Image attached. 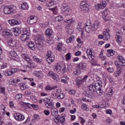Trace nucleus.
<instances>
[{"mask_svg":"<svg viewBox=\"0 0 125 125\" xmlns=\"http://www.w3.org/2000/svg\"><path fill=\"white\" fill-rule=\"evenodd\" d=\"M38 19L37 17L35 16H31L28 18L27 22L29 24L31 25H33V24H35L37 21Z\"/></svg>","mask_w":125,"mask_h":125,"instance_id":"nucleus-10","label":"nucleus"},{"mask_svg":"<svg viewBox=\"0 0 125 125\" xmlns=\"http://www.w3.org/2000/svg\"><path fill=\"white\" fill-rule=\"evenodd\" d=\"M4 34L5 36H7V37H12L13 33H11V30H10L9 32L7 31H5L4 32Z\"/></svg>","mask_w":125,"mask_h":125,"instance_id":"nucleus-42","label":"nucleus"},{"mask_svg":"<svg viewBox=\"0 0 125 125\" xmlns=\"http://www.w3.org/2000/svg\"><path fill=\"white\" fill-rule=\"evenodd\" d=\"M57 97L58 99H63L65 97V95L63 93H60Z\"/></svg>","mask_w":125,"mask_h":125,"instance_id":"nucleus-49","label":"nucleus"},{"mask_svg":"<svg viewBox=\"0 0 125 125\" xmlns=\"http://www.w3.org/2000/svg\"><path fill=\"white\" fill-rule=\"evenodd\" d=\"M62 69V67H61V65L60 64L58 63L56 65L54 70L55 71V72H57V73H58L59 72H60V70Z\"/></svg>","mask_w":125,"mask_h":125,"instance_id":"nucleus-29","label":"nucleus"},{"mask_svg":"<svg viewBox=\"0 0 125 125\" xmlns=\"http://www.w3.org/2000/svg\"><path fill=\"white\" fill-rule=\"evenodd\" d=\"M59 120L61 122V123H63V122H65V115L62 114L61 117L59 118Z\"/></svg>","mask_w":125,"mask_h":125,"instance_id":"nucleus-43","label":"nucleus"},{"mask_svg":"<svg viewBox=\"0 0 125 125\" xmlns=\"http://www.w3.org/2000/svg\"><path fill=\"white\" fill-rule=\"evenodd\" d=\"M0 93H2V94H4V95H5V88L4 87H1L0 89Z\"/></svg>","mask_w":125,"mask_h":125,"instance_id":"nucleus-54","label":"nucleus"},{"mask_svg":"<svg viewBox=\"0 0 125 125\" xmlns=\"http://www.w3.org/2000/svg\"><path fill=\"white\" fill-rule=\"evenodd\" d=\"M0 108L1 110H2L0 112V115L2 117H3L4 115H5V113H6V111H5V106H4L3 104H1Z\"/></svg>","mask_w":125,"mask_h":125,"instance_id":"nucleus-24","label":"nucleus"},{"mask_svg":"<svg viewBox=\"0 0 125 125\" xmlns=\"http://www.w3.org/2000/svg\"><path fill=\"white\" fill-rule=\"evenodd\" d=\"M107 70L109 73H113V72H114V68H112V67H109V68L107 69Z\"/></svg>","mask_w":125,"mask_h":125,"instance_id":"nucleus-62","label":"nucleus"},{"mask_svg":"<svg viewBox=\"0 0 125 125\" xmlns=\"http://www.w3.org/2000/svg\"><path fill=\"white\" fill-rule=\"evenodd\" d=\"M88 91L86 94V96L89 98H91L94 99L95 98V96L96 95V90L97 87L95 86L94 83H92L88 86Z\"/></svg>","mask_w":125,"mask_h":125,"instance_id":"nucleus-1","label":"nucleus"},{"mask_svg":"<svg viewBox=\"0 0 125 125\" xmlns=\"http://www.w3.org/2000/svg\"><path fill=\"white\" fill-rule=\"evenodd\" d=\"M75 22V21H74V20H68L66 21V23H67V24L68 25H72V24H73V23Z\"/></svg>","mask_w":125,"mask_h":125,"instance_id":"nucleus-51","label":"nucleus"},{"mask_svg":"<svg viewBox=\"0 0 125 125\" xmlns=\"http://www.w3.org/2000/svg\"><path fill=\"white\" fill-rule=\"evenodd\" d=\"M96 91L97 92V94H98L99 95H102L103 94V92H104L102 89L101 88H99L97 90H96Z\"/></svg>","mask_w":125,"mask_h":125,"instance_id":"nucleus-38","label":"nucleus"},{"mask_svg":"<svg viewBox=\"0 0 125 125\" xmlns=\"http://www.w3.org/2000/svg\"><path fill=\"white\" fill-rule=\"evenodd\" d=\"M65 59L66 60H70L71 59V53H68L65 56Z\"/></svg>","mask_w":125,"mask_h":125,"instance_id":"nucleus-53","label":"nucleus"},{"mask_svg":"<svg viewBox=\"0 0 125 125\" xmlns=\"http://www.w3.org/2000/svg\"><path fill=\"white\" fill-rule=\"evenodd\" d=\"M44 102L46 108L48 109H51V108L54 107V104L52 103V101L47 98L44 99Z\"/></svg>","mask_w":125,"mask_h":125,"instance_id":"nucleus-5","label":"nucleus"},{"mask_svg":"<svg viewBox=\"0 0 125 125\" xmlns=\"http://www.w3.org/2000/svg\"><path fill=\"white\" fill-rule=\"evenodd\" d=\"M47 6L50 7V6H52V5H54V2L52 0H50L49 1L46 3Z\"/></svg>","mask_w":125,"mask_h":125,"instance_id":"nucleus-44","label":"nucleus"},{"mask_svg":"<svg viewBox=\"0 0 125 125\" xmlns=\"http://www.w3.org/2000/svg\"><path fill=\"white\" fill-rule=\"evenodd\" d=\"M8 22L11 26H15V25H19L20 21H19L17 20H9Z\"/></svg>","mask_w":125,"mask_h":125,"instance_id":"nucleus-17","label":"nucleus"},{"mask_svg":"<svg viewBox=\"0 0 125 125\" xmlns=\"http://www.w3.org/2000/svg\"><path fill=\"white\" fill-rule=\"evenodd\" d=\"M117 59L118 60L119 63H115V65H119V67H125V61L124 58L122 56H118Z\"/></svg>","mask_w":125,"mask_h":125,"instance_id":"nucleus-8","label":"nucleus"},{"mask_svg":"<svg viewBox=\"0 0 125 125\" xmlns=\"http://www.w3.org/2000/svg\"><path fill=\"white\" fill-rule=\"evenodd\" d=\"M99 85V88H101L102 87V82L101 81H97L96 83L94 84L95 86H97Z\"/></svg>","mask_w":125,"mask_h":125,"instance_id":"nucleus-39","label":"nucleus"},{"mask_svg":"<svg viewBox=\"0 0 125 125\" xmlns=\"http://www.w3.org/2000/svg\"><path fill=\"white\" fill-rule=\"evenodd\" d=\"M100 24L98 21H95L91 25L92 27V31H96L98 28H99Z\"/></svg>","mask_w":125,"mask_h":125,"instance_id":"nucleus-14","label":"nucleus"},{"mask_svg":"<svg viewBox=\"0 0 125 125\" xmlns=\"http://www.w3.org/2000/svg\"><path fill=\"white\" fill-rule=\"evenodd\" d=\"M122 37L121 36H119L118 37H117L116 39V41L118 42V43H122Z\"/></svg>","mask_w":125,"mask_h":125,"instance_id":"nucleus-52","label":"nucleus"},{"mask_svg":"<svg viewBox=\"0 0 125 125\" xmlns=\"http://www.w3.org/2000/svg\"><path fill=\"white\" fill-rule=\"evenodd\" d=\"M45 90H52V89H54V87H51V86L49 85H47L45 88Z\"/></svg>","mask_w":125,"mask_h":125,"instance_id":"nucleus-46","label":"nucleus"},{"mask_svg":"<svg viewBox=\"0 0 125 125\" xmlns=\"http://www.w3.org/2000/svg\"><path fill=\"white\" fill-rule=\"evenodd\" d=\"M89 7V5L88 4V2L86 1H83L80 4V8L83 11H87Z\"/></svg>","mask_w":125,"mask_h":125,"instance_id":"nucleus-6","label":"nucleus"},{"mask_svg":"<svg viewBox=\"0 0 125 125\" xmlns=\"http://www.w3.org/2000/svg\"><path fill=\"white\" fill-rule=\"evenodd\" d=\"M107 54H106L108 57H111V56H113L114 54H115V51L113 50V49H109L107 50Z\"/></svg>","mask_w":125,"mask_h":125,"instance_id":"nucleus-26","label":"nucleus"},{"mask_svg":"<svg viewBox=\"0 0 125 125\" xmlns=\"http://www.w3.org/2000/svg\"><path fill=\"white\" fill-rule=\"evenodd\" d=\"M77 69H81V70H85L86 69V63L81 62L78 64L77 66Z\"/></svg>","mask_w":125,"mask_h":125,"instance_id":"nucleus-16","label":"nucleus"},{"mask_svg":"<svg viewBox=\"0 0 125 125\" xmlns=\"http://www.w3.org/2000/svg\"><path fill=\"white\" fill-rule=\"evenodd\" d=\"M38 43L37 45V47L42 48L44 42V37L42 35H38L37 37Z\"/></svg>","mask_w":125,"mask_h":125,"instance_id":"nucleus-4","label":"nucleus"},{"mask_svg":"<svg viewBox=\"0 0 125 125\" xmlns=\"http://www.w3.org/2000/svg\"><path fill=\"white\" fill-rule=\"evenodd\" d=\"M63 20V17L62 16L60 15L56 18V20L58 22H60V21H62Z\"/></svg>","mask_w":125,"mask_h":125,"instance_id":"nucleus-45","label":"nucleus"},{"mask_svg":"<svg viewBox=\"0 0 125 125\" xmlns=\"http://www.w3.org/2000/svg\"><path fill=\"white\" fill-rule=\"evenodd\" d=\"M76 81L78 85H80L82 84V83L84 82L83 80V79H82L80 77H78L76 79Z\"/></svg>","mask_w":125,"mask_h":125,"instance_id":"nucleus-28","label":"nucleus"},{"mask_svg":"<svg viewBox=\"0 0 125 125\" xmlns=\"http://www.w3.org/2000/svg\"><path fill=\"white\" fill-rule=\"evenodd\" d=\"M22 97V94H18L15 96V98L16 100H20V99H21Z\"/></svg>","mask_w":125,"mask_h":125,"instance_id":"nucleus-41","label":"nucleus"},{"mask_svg":"<svg viewBox=\"0 0 125 125\" xmlns=\"http://www.w3.org/2000/svg\"><path fill=\"white\" fill-rule=\"evenodd\" d=\"M45 33L46 36L48 37H50L52 35V30L49 28H47L45 31Z\"/></svg>","mask_w":125,"mask_h":125,"instance_id":"nucleus-35","label":"nucleus"},{"mask_svg":"<svg viewBox=\"0 0 125 125\" xmlns=\"http://www.w3.org/2000/svg\"><path fill=\"white\" fill-rule=\"evenodd\" d=\"M55 58L54 55L52 54L51 51H48L46 55V60L47 62L50 64V63H52V62L54 61Z\"/></svg>","mask_w":125,"mask_h":125,"instance_id":"nucleus-3","label":"nucleus"},{"mask_svg":"<svg viewBox=\"0 0 125 125\" xmlns=\"http://www.w3.org/2000/svg\"><path fill=\"white\" fill-rule=\"evenodd\" d=\"M21 8L22 10L28 9L29 8V6L26 2L22 3L21 5Z\"/></svg>","mask_w":125,"mask_h":125,"instance_id":"nucleus-34","label":"nucleus"},{"mask_svg":"<svg viewBox=\"0 0 125 125\" xmlns=\"http://www.w3.org/2000/svg\"><path fill=\"white\" fill-rule=\"evenodd\" d=\"M62 11H64L65 13H68L71 11V10H70L68 6H67V4H65L64 5H63L62 6Z\"/></svg>","mask_w":125,"mask_h":125,"instance_id":"nucleus-27","label":"nucleus"},{"mask_svg":"<svg viewBox=\"0 0 125 125\" xmlns=\"http://www.w3.org/2000/svg\"><path fill=\"white\" fill-rule=\"evenodd\" d=\"M63 45H62V43H59L57 45V48L58 50H59V51H61L62 50V47Z\"/></svg>","mask_w":125,"mask_h":125,"instance_id":"nucleus-47","label":"nucleus"},{"mask_svg":"<svg viewBox=\"0 0 125 125\" xmlns=\"http://www.w3.org/2000/svg\"><path fill=\"white\" fill-rule=\"evenodd\" d=\"M104 41H108L110 39V33L107 31H104L103 32Z\"/></svg>","mask_w":125,"mask_h":125,"instance_id":"nucleus-21","label":"nucleus"},{"mask_svg":"<svg viewBox=\"0 0 125 125\" xmlns=\"http://www.w3.org/2000/svg\"><path fill=\"white\" fill-rule=\"evenodd\" d=\"M30 106L33 108V109H35V110H38V105L37 104H30Z\"/></svg>","mask_w":125,"mask_h":125,"instance_id":"nucleus-57","label":"nucleus"},{"mask_svg":"<svg viewBox=\"0 0 125 125\" xmlns=\"http://www.w3.org/2000/svg\"><path fill=\"white\" fill-rule=\"evenodd\" d=\"M86 52L88 58H89L90 60H92L93 61L95 59V56L92 55V50H91V49H87Z\"/></svg>","mask_w":125,"mask_h":125,"instance_id":"nucleus-12","label":"nucleus"},{"mask_svg":"<svg viewBox=\"0 0 125 125\" xmlns=\"http://www.w3.org/2000/svg\"><path fill=\"white\" fill-rule=\"evenodd\" d=\"M47 43H49V44H52L53 43V41L51 39H48L47 40Z\"/></svg>","mask_w":125,"mask_h":125,"instance_id":"nucleus-58","label":"nucleus"},{"mask_svg":"<svg viewBox=\"0 0 125 125\" xmlns=\"http://www.w3.org/2000/svg\"><path fill=\"white\" fill-rule=\"evenodd\" d=\"M34 119H35V120H36L37 121H39V120L41 119V117L38 114H35L34 115Z\"/></svg>","mask_w":125,"mask_h":125,"instance_id":"nucleus-60","label":"nucleus"},{"mask_svg":"<svg viewBox=\"0 0 125 125\" xmlns=\"http://www.w3.org/2000/svg\"><path fill=\"white\" fill-rule=\"evenodd\" d=\"M116 68L117 69V71L114 72V74L115 77H119L122 73V67L120 66V64H116Z\"/></svg>","mask_w":125,"mask_h":125,"instance_id":"nucleus-15","label":"nucleus"},{"mask_svg":"<svg viewBox=\"0 0 125 125\" xmlns=\"http://www.w3.org/2000/svg\"><path fill=\"white\" fill-rule=\"evenodd\" d=\"M65 29H66V33L68 35H72V34L73 33V30H72V29L71 28V27H70V26H69V25L66 26L65 27Z\"/></svg>","mask_w":125,"mask_h":125,"instance_id":"nucleus-30","label":"nucleus"},{"mask_svg":"<svg viewBox=\"0 0 125 125\" xmlns=\"http://www.w3.org/2000/svg\"><path fill=\"white\" fill-rule=\"evenodd\" d=\"M23 35H26V36H30V30H27V29H24L23 30Z\"/></svg>","mask_w":125,"mask_h":125,"instance_id":"nucleus-48","label":"nucleus"},{"mask_svg":"<svg viewBox=\"0 0 125 125\" xmlns=\"http://www.w3.org/2000/svg\"><path fill=\"white\" fill-rule=\"evenodd\" d=\"M21 38L22 42H25V41H27V40H29V36L25 34H22L21 36Z\"/></svg>","mask_w":125,"mask_h":125,"instance_id":"nucleus-31","label":"nucleus"},{"mask_svg":"<svg viewBox=\"0 0 125 125\" xmlns=\"http://www.w3.org/2000/svg\"><path fill=\"white\" fill-rule=\"evenodd\" d=\"M21 31L18 27H14L11 30V34H14L16 37H18L20 35Z\"/></svg>","mask_w":125,"mask_h":125,"instance_id":"nucleus-11","label":"nucleus"},{"mask_svg":"<svg viewBox=\"0 0 125 125\" xmlns=\"http://www.w3.org/2000/svg\"><path fill=\"white\" fill-rule=\"evenodd\" d=\"M81 109H82V110H83V111H86L87 109V105H86V104L82 105Z\"/></svg>","mask_w":125,"mask_h":125,"instance_id":"nucleus-50","label":"nucleus"},{"mask_svg":"<svg viewBox=\"0 0 125 125\" xmlns=\"http://www.w3.org/2000/svg\"><path fill=\"white\" fill-rule=\"evenodd\" d=\"M11 55L12 57H16V56H17V54L14 52H11Z\"/></svg>","mask_w":125,"mask_h":125,"instance_id":"nucleus-64","label":"nucleus"},{"mask_svg":"<svg viewBox=\"0 0 125 125\" xmlns=\"http://www.w3.org/2000/svg\"><path fill=\"white\" fill-rule=\"evenodd\" d=\"M48 76L51 77L55 82H57L58 81V75L52 71H50L48 73Z\"/></svg>","mask_w":125,"mask_h":125,"instance_id":"nucleus-13","label":"nucleus"},{"mask_svg":"<svg viewBox=\"0 0 125 125\" xmlns=\"http://www.w3.org/2000/svg\"><path fill=\"white\" fill-rule=\"evenodd\" d=\"M4 13L5 14H11V11L10 10V7L9 6H6L4 7L3 10Z\"/></svg>","mask_w":125,"mask_h":125,"instance_id":"nucleus-25","label":"nucleus"},{"mask_svg":"<svg viewBox=\"0 0 125 125\" xmlns=\"http://www.w3.org/2000/svg\"><path fill=\"white\" fill-rule=\"evenodd\" d=\"M21 57L24 59V60H25V61H27L28 62V65H30V68H35L36 66H35V63L32 62L30 61H31V59L28 55L26 54H21Z\"/></svg>","mask_w":125,"mask_h":125,"instance_id":"nucleus-2","label":"nucleus"},{"mask_svg":"<svg viewBox=\"0 0 125 125\" xmlns=\"http://www.w3.org/2000/svg\"><path fill=\"white\" fill-rule=\"evenodd\" d=\"M99 57H100V58H101V59H102V60H106V57L105 56L103 55V51H101L100 54L99 55Z\"/></svg>","mask_w":125,"mask_h":125,"instance_id":"nucleus-40","label":"nucleus"},{"mask_svg":"<svg viewBox=\"0 0 125 125\" xmlns=\"http://www.w3.org/2000/svg\"><path fill=\"white\" fill-rule=\"evenodd\" d=\"M106 5H107V2L104 1L101 2L100 3L96 4L95 5V9L97 10H99V9H104V8L106 7Z\"/></svg>","mask_w":125,"mask_h":125,"instance_id":"nucleus-7","label":"nucleus"},{"mask_svg":"<svg viewBox=\"0 0 125 125\" xmlns=\"http://www.w3.org/2000/svg\"><path fill=\"white\" fill-rule=\"evenodd\" d=\"M85 32L87 33H90V31H92V27L91 25L89 24H86L84 28Z\"/></svg>","mask_w":125,"mask_h":125,"instance_id":"nucleus-23","label":"nucleus"},{"mask_svg":"<svg viewBox=\"0 0 125 125\" xmlns=\"http://www.w3.org/2000/svg\"><path fill=\"white\" fill-rule=\"evenodd\" d=\"M17 8L16 6L11 5L10 6V10L11 11V13H16L17 11H16Z\"/></svg>","mask_w":125,"mask_h":125,"instance_id":"nucleus-32","label":"nucleus"},{"mask_svg":"<svg viewBox=\"0 0 125 125\" xmlns=\"http://www.w3.org/2000/svg\"><path fill=\"white\" fill-rule=\"evenodd\" d=\"M14 117L16 121H18L19 122H22V121H24V119H25V116L20 113L15 114Z\"/></svg>","mask_w":125,"mask_h":125,"instance_id":"nucleus-9","label":"nucleus"},{"mask_svg":"<svg viewBox=\"0 0 125 125\" xmlns=\"http://www.w3.org/2000/svg\"><path fill=\"white\" fill-rule=\"evenodd\" d=\"M102 15L104 20H105V21H107V20H105V18L107 17V15H108V12H107V10H104V11L102 13Z\"/></svg>","mask_w":125,"mask_h":125,"instance_id":"nucleus-37","label":"nucleus"},{"mask_svg":"<svg viewBox=\"0 0 125 125\" xmlns=\"http://www.w3.org/2000/svg\"><path fill=\"white\" fill-rule=\"evenodd\" d=\"M50 9L53 12L54 14H57V13H58V12H57V8H53Z\"/></svg>","mask_w":125,"mask_h":125,"instance_id":"nucleus-55","label":"nucleus"},{"mask_svg":"<svg viewBox=\"0 0 125 125\" xmlns=\"http://www.w3.org/2000/svg\"><path fill=\"white\" fill-rule=\"evenodd\" d=\"M42 74V71H36L35 73H33V75L34 76H37V77H39V76H41Z\"/></svg>","mask_w":125,"mask_h":125,"instance_id":"nucleus-56","label":"nucleus"},{"mask_svg":"<svg viewBox=\"0 0 125 125\" xmlns=\"http://www.w3.org/2000/svg\"><path fill=\"white\" fill-rule=\"evenodd\" d=\"M27 44L30 49H35V44L34 43V42L29 41L27 42Z\"/></svg>","mask_w":125,"mask_h":125,"instance_id":"nucleus-20","label":"nucleus"},{"mask_svg":"<svg viewBox=\"0 0 125 125\" xmlns=\"http://www.w3.org/2000/svg\"><path fill=\"white\" fill-rule=\"evenodd\" d=\"M52 97L53 98H57L58 96H57V95L56 94V93H55V92H52Z\"/></svg>","mask_w":125,"mask_h":125,"instance_id":"nucleus-63","label":"nucleus"},{"mask_svg":"<svg viewBox=\"0 0 125 125\" xmlns=\"http://www.w3.org/2000/svg\"><path fill=\"white\" fill-rule=\"evenodd\" d=\"M7 43L9 46H15L16 45V41L14 40H8Z\"/></svg>","mask_w":125,"mask_h":125,"instance_id":"nucleus-19","label":"nucleus"},{"mask_svg":"<svg viewBox=\"0 0 125 125\" xmlns=\"http://www.w3.org/2000/svg\"><path fill=\"white\" fill-rule=\"evenodd\" d=\"M77 28L79 30V32H82V34L83 35V26H82V23L81 22L78 23Z\"/></svg>","mask_w":125,"mask_h":125,"instance_id":"nucleus-33","label":"nucleus"},{"mask_svg":"<svg viewBox=\"0 0 125 125\" xmlns=\"http://www.w3.org/2000/svg\"><path fill=\"white\" fill-rule=\"evenodd\" d=\"M74 75L75 76H80L81 74H82V69H77L76 71L73 72Z\"/></svg>","mask_w":125,"mask_h":125,"instance_id":"nucleus-36","label":"nucleus"},{"mask_svg":"<svg viewBox=\"0 0 125 125\" xmlns=\"http://www.w3.org/2000/svg\"><path fill=\"white\" fill-rule=\"evenodd\" d=\"M51 113L53 116L58 115V109L56 108H52L51 109Z\"/></svg>","mask_w":125,"mask_h":125,"instance_id":"nucleus-22","label":"nucleus"},{"mask_svg":"<svg viewBox=\"0 0 125 125\" xmlns=\"http://www.w3.org/2000/svg\"><path fill=\"white\" fill-rule=\"evenodd\" d=\"M33 59L34 60V61L38 62V63H39L40 64H43V60H42V59H39L37 56H34L33 57Z\"/></svg>","mask_w":125,"mask_h":125,"instance_id":"nucleus-18","label":"nucleus"},{"mask_svg":"<svg viewBox=\"0 0 125 125\" xmlns=\"http://www.w3.org/2000/svg\"><path fill=\"white\" fill-rule=\"evenodd\" d=\"M13 83H15V81L14 79H12L9 81V84H13Z\"/></svg>","mask_w":125,"mask_h":125,"instance_id":"nucleus-59","label":"nucleus"},{"mask_svg":"<svg viewBox=\"0 0 125 125\" xmlns=\"http://www.w3.org/2000/svg\"><path fill=\"white\" fill-rule=\"evenodd\" d=\"M44 114L46 115V116H49V114H50V112L49 111V110H45L44 111Z\"/></svg>","mask_w":125,"mask_h":125,"instance_id":"nucleus-61","label":"nucleus"}]
</instances>
